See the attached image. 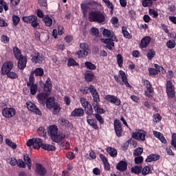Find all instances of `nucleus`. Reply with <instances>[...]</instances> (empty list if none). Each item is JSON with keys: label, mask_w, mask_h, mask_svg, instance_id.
I'll return each mask as SVG.
<instances>
[{"label": "nucleus", "mask_w": 176, "mask_h": 176, "mask_svg": "<svg viewBox=\"0 0 176 176\" xmlns=\"http://www.w3.org/2000/svg\"><path fill=\"white\" fill-rule=\"evenodd\" d=\"M90 90L91 96L94 98V102L92 104L95 112H98L99 113H105V110L102 109L100 105H98V102H100V96L98 95V92L97 89L94 85H90L88 88Z\"/></svg>", "instance_id": "1"}, {"label": "nucleus", "mask_w": 176, "mask_h": 176, "mask_svg": "<svg viewBox=\"0 0 176 176\" xmlns=\"http://www.w3.org/2000/svg\"><path fill=\"white\" fill-rule=\"evenodd\" d=\"M88 19L90 23L101 24L105 22V15L100 10L91 11L89 14Z\"/></svg>", "instance_id": "2"}, {"label": "nucleus", "mask_w": 176, "mask_h": 176, "mask_svg": "<svg viewBox=\"0 0 176 176\" xmlns=\"http://www.w3.org/2000/svg\"><path fill=\"white\" fill-rule=\"evenodd\" d=\"M22 20L24 23H27V24H31L34 30H39L41 28V25L38 23V17L35 15L23 16Z\"/></svg>", "instance_id": "3"}, {"label": "nucleus", "mask_w": 176, "mask_h": 176, "mask_svg": "<svg viewBox=\"0 0 176 176\" xmlns=\"http://www.w3.org/2000/svg\"><path fill=\"white\" fill-rule=\"evenodd\" d=\"M119 74L120 75H116L114 76L116 82L122 85H125L126 87H131V85H130V83H129V79H127L126 73L122 70H120Z\"/></svg>", "instance_id": "4"}, {"label": "nucleus", "mask_w": 176, "mask_h": 176, "mask_svg": "<svg viewBox=\"0 0 176 176\" xmlns=\"http://www.w3.org/2000/svg\"><path fill=\"white\" fill-rule=\"evenodd\" d=\"M80 102L82 107L85 109V113L88 116H91L93 115V107L91 104L86 100L85 98H80Z\"/></svg>", "instance_id": "5"}, {"label": "nucleus", "mask_w": 176, "mask_h": 176, "mask_svg": "<svg viewBox=\"0 0 176 176\" xmlns=\"http://www.w3.org/2000/svg\"><path fill=\"white\" fill-rule=\"evenodd\" d=\"M43 144V142L41 138L30 139L26 143L27 146H33L34 149H40Z\"/></svg>", "instance_id": "6"}, {"label": "nucleus", "mask_w": 176, "mask_h": 176, "mask_svg": "<svg viewBox=\"0 0 176 176\" xmlns=\"http://www.w3.org/2000/svg\"><path fill=\"white\" fill-rule=\"evenodd\" d=\"M166 94L168 98H174L175 97V87L173 85V82L170 80L166 82Z\"/></svg>", "instance_id": "7"}, {"label": "nucleus", "mask_w": 176, "mask_h": 176, "mask_svg": "<svg viewBox=\"0 0 176 176\" xmlns=\"http://www.w3.org/2000/svg\"><path fill=\"white\" fill-rule=\"evenodd\" d=\"M2 115L7 119H11L16 115V109L13 107H6L2 111Z\"/></svg>", "instance_id": "8"}, {"label": "nucleus", "mask_w": 176, "mask_h": 176, "mask_svg": "<svg viewBox=\"0 0 176 176\" xmlns=\"http://www.w3.org/2000/svg\"><path fill=\"white\" fill-rule=\"evenodd\" d=\"M14 64L12 61L5 62L1 67V75H6L8 72L13 69Z\"/></svg>", "instance_id": "9"}, {"label": "nucleus", "mask_w": 176, "mask_h": 176, "mask_svg": "<svg viewBox=\"0 0 176 176\" xmlns=\"http://www.w3.org/2000/svg\"><path fill=\"white\" fill-rule=\"evenodd\" d=\"M113 126L117 137H122V134H123V129L122 128V122H120V120H115Z\"/></svg>", "instance_id": "10"}, {"label": "nucleus", "mask_w": 176, "mask_h": 176, "mask_svg": "<svg viewBox=\"0 0 176 176\" xmlns=\"http://www.w3.org/2000/svg\"><path fill=\"white\" fill-rule=\"evenodd\" d=\"M80 47L82 50L77 52L78 57H86L90 53V47H89V45H80Z\"/></svg>", "instance_id": "11"}, {"label": "nucleus", "mask_w": 176, "mask_h": 176, "mask_svg": "<svg viewBox=\"0 0 176 176\" xmlns=\"http://www.w3.org/2000/svg\"><path fill=\"white\" fill-rule=\"evenodd\" d=\"M26 107L29 111L34 112L36 115H39V116H42V111L39 110L36 104L32 102H27Z\"/></svg>", "instance_id": "12"}, {"label": "nucleus", "mask_w": 176, "mask_h": 176, "mask_svg": "<svg viewBox=\"0 0 176 176\" xmlns=\"http://www.w3.org/2000/svg\"><path fill=\"white\" fill-rule=\"evenodd\" d=\"M105 100L108 101V102H111V104H114L117 107H119L121 104L120 99L118 98V96H115L113 95H107L105 96Z\"/></svg>", "instance_id": "13"}, {"label": "nucleus", "mask_w": 176, "mask_h": 176, "mask_svg": "<svg viewBox=\"0 0 176 176\" xmlns=\"http://www.w3.org/2000/svg\"><path fill=\"white\" fill-rule=\"evenodd\" d=\"M146 135V132L143 130H138L136 132L133 133L132 137L135 140H140V141H145V137Z\"/></svg>", "instance_id": "14"}, {"label": "nucleus", "mask_w": 176, "mask_h": 176, "mask_svg": "<svg viewBox=\"0 0 176 176\" xmlns=\"http://www.w3.org/2000/svg\"><path fill=\"white\" fill-rule=\"evenodd\" d=\"M155 68H150L148 69V72L150 74V75L153 76H156V75H157L159 74V72H163V69H164L163 68V67L157 65V64H155L154 65Z\"/></svg>", "instance_id": "15"}, {"label": "nucleus", "mask_w": 176, "mask_h": 176, "mask_svg": "<svg viewBox=\"0 0 176 176\" xmlns=\"http://www.w3.org/2000/svg\"><path fill=\"white\" fill-rule=\"evenodd\" d=\"M45 60L42 54L36 53L32 58V62L34 64H41L42 61Z\"/></svg>", "instance_id": "16"}, {"label": "nucleus", "mask_w": 176, "mask_h": 176, "mask_svg": "<svg viewBox=\"0 0 176 176\" xmlns=\"http://www.w3.org/2000/svg\"><path fill=\"white\" fill-rule=\"evenodd\" d=\"M85 115V110L80 108H76L71 113V116L73 118H80Z\"/></svg>", "instance_id": "17"}, {"label": "nucleus", "mask_w": 176, "mask_h": 176, "mask_svg": "<svg viewBox=\"0 0 176 176\" xmlns=\"http://www.w3.org/2000/svg\"><path fill=\"white\" fill-rule=\"evenodd\" d=\"M58 133V128L56 125H51L49 126L48 134L51 137V140Z\"/></svg>", "instance_id": "18"}, {"label": "nucleus", "mask_w": 176, "mask_h": 176, "mask_svg": "<svg viewBox=\"0 0 176 176\" xmlns=\"http://www.w3.org/2000/svg\"><path fill=\"white\" fill-rule=\"evenodd\" d=\"M36 172L38 175L44 176L46 175V168L41 164H36Z\"/></svg>", "instance_id": "19"}, {"label": "nucleus", "mask_w": 176, "mask_h": 176, "mask_svg": "<svg viewBox=\"0 0 176 176\" xmlns=\"http://www.w3.org/2000/svg\"><path fill=\"white\" fill-rule=\"evenodd\" d=\"M47 97L49 95L46 93H40L37 95V100L39 104H45L46 102V100H47Z\"/></svg>", "instance_id": "20"}, {"label": "nucleus", "mask_w": 176, "mask_h": 176, "mask_svg": "<svg viewBox=\"0 0 176 176\" xmlns=\"http://www.w3.org/2000/svg\"><path fill=\"white\" fill-rule=\"evenodd\" d=\"M52 80L50 78H48L44 84V91H45V93H50V91H52Z\"/></svg>", "instance_id": "21"}, {"label": "nucleus", "mask_w": 176, "mask_h": 176, "mask_svg": "<svg viewBox=\"0 0 176 176\" xmlns=\"http://www.w3.org/2000/svg\"><path fill=\"white\" fill-rule=\"evenodd\" d=\"M27 67V57L21 58L18 59V68L19 69H24Z\"/></svg>", "instance_id": "22"}, {"label": "nucleus", "mask_w": 176, "mask_h": 176, "mask_svg": "<svg viewBox=\"0 0 176 176\" xmlns=\"http://www.w3.org/2000/svg\"><path fill=\"white\" fill-rule=\"evenodd\" d=\"M28 87H30V94L32 96H35L36 94V91H38V85L34 83H27Z\"/></svg>", "instance_id": "23"}, {"label": "nucleus", "mask_w": 176, "mask_h": 176, "mask_svg": "<svg viewBox=\"0 0 176 176\" xmlns=\"http://www.w3.org/2000/svg\"><path fill=\"white\" fill-rule=\"evenodd\" d=\"M85 79L87 82H91L94 79V72L87 70L85 72Z\"/></svg>", "instance_id": "24"}, {"label": "nucleus", "mask_w": 176, "mask_h": 176, "mask_svg": "<svg viewBox=\"0 0 176 176\" xmlns=\"http://www.w3.org/2000/svg\"><path fill=\"white\" fill-rule=\"evenodd\" d=\"M159 159H160V155L157 154H151L146 159V162L147 163H151V162H156L157 160H159Z\"/></svg>", "instance_id": "25"}, {"label": "nucleus", "mask_w": 176, "mask_h": 176, "mask_svg": "<svg viewBox=\"0 0 176 176\" xmlns=\"http://www.w3.org/2000/svg\"><path fill=\"white\" fill-rule=\"evenodd\" d=\"M117 170L119 171H126L127 170V163L124 161H120L117 164Z\"/></svg>", "instance_id": "26"}, {"label": "nucleus", "mask_w": 176, "mask_h": 176, "mask_svg": "<svg viewBox=\"0 0 176 176\" xmlns=\"http://www.w3.org/2000/svg\"><path fill=\"white\" fill-rule=\"evenodd\" d=\"M87 123L91 126V127L94 128L95 130L98 129V125L97 124V120L96 119H89V117H87Z\"/></svg>", "instance_id": "27"}, {"label": "nucleus", "mask_w": 176, "mask_h": 176, "mask_svg": "<svg viewBox=\"0 0 176 176\" xmlns=\"http://www.w3.org/2000/svg\"><path fill=\"white\" fill-rule=\"evenodd\" d=\"M43 22L45 23L46 27H52L53 24V19H52L49 15H47L43 19Z\"/></svg>", "instance_id": "28"}, {"label": "nucleus", "mask_w": 176, "mask_h": 176, "mask_svg": "<svg viewBox=\"0 0 176 176\" xmlns=\"http://www.w3.org/2000/svg\"><path fill=\"white\" fill-rule=\"evenodd\" d=\"M55 104H56V102H54V98L50 97L46 101V107L47 109H52Z\"/></svg>", "instance_id": "29"}, {"label": "nucleus", "mask_w": 176, "mask_h": 176, "mask_svg": "<svg viewBox=\"0 0 176 176\" xmlns=\"http://www.w3.org/2000/svg\"><path fill=\"white\" fill-rule=\"evenodd\" d=\"M65 138V135L61 133V134H56L55 136L52 137V140L54 141V142H61Z\"/></svg>", "instance_id": "30"}, {"label": "nucleus", "mask_w": 176, "mask_h": 176, "mask_svg": "<svg viewBox=\"0 0 176 176\" xmlns=\"http://www.w3.org/2000/svg\"><path fill=\"white\" fill-rule=\"evenodd\" d=\"M13 52L15 56V58H16V60H19L20 58L25 57L23 56V54H21V51H20V50L17 47H14L13 48Z\"/></svg>", "instance_id": "31"}, {"label": "nucleus", "mask_w": 176, "mask_h": 176, "mask_svg": "<svg viewBox=\"0 0 176 176\" xmlns=\"http://www.w3.org/2000/svg\"><path fill=\"white\" fill-rule=\"evenodd\" d=\"M107 151L111 157H116V156H118V151L115 148L107 147Z\"/></svg>", "instance_id": "32"}, {"label": "nucleus", "mask_w": 176, "mask_h": 176, "mask_svg": "<svg viewBox=\"0 0 176 176\" xmlns=\"http://www.w3.org/2000/svg\"><path fill=\"white\" fill-rule=\"evenodd\" d=\"M131 172L133 173V174H136L138 175L139 174H141L142 171V166H135L131 168Z\"/></svg>", "instance_id": "33"}, {"label": "nucleus", "mask_w": 176, "mask_h": 176, "mask_svg": "<svg viewBox=\"0 0 176 176\" xmlns=\"http://www.w3.org/2000/svg\"><path fill=\"white\" fill-rule=\"evenodd\" d=\"M101 32L103 36H105L106 38H110V36L113 34L111 30L104 28H101Z\"/></svg>", "instance_id": "34"}, {"label": "nucleus", "mask_w": 176, "mask_h": 176, "mask_svg": "<svg viewBox=\"0 0 176 176\" xmlns=\"http://www.w3.org/2000/svg\"><path fill=\"white\" fill-rule=\"evenodd\" d=\"M6 75L10 79H17L19 78V74L16 72H12V70L6 74Z\"/></svg>", "instance_id": "35"}, {"label": "nucleus", "mask_w": 176, "mask_h": 176, "mask_svg": "<svg viewBox=\"0 0 176 176\" xmlns=\"http://www.w3.org/2000/svg\"><path fill=\"white\" fill-rule=\"evenodd\" d=\"M148 174H152V169L150 166H146L143 168H142V175H148Z\"/></svg>", "instance_id": "36"}, {"label": "nucleus", "mask_w": 176, "mask_h": 176, "mask_svg": "<svg viewBox=\"0 0 176 176\" xmlns=\"http://www.w3.org/2000/svg\"><path fill=\"white\" fill-rule=\"evenodd\" d=\"M42 149H45V151H55L56 146L52 144H43L41 146Z\"/></svg>", "instance_id": "37"}, {"label": "nucleus", "mask_w": 176, "mask_h": 176, "mask_svg": "<svg viewBox=\"0 0 176 176\" xmlns=\"http://www.w3.org/2000/svg\"><path fill=\"white\" fill-rule=\"evenodd\" d=\"M155 56H156V52L153 49H150L147 51L146 56L148 60H152Z\"/></svg>", "instance_id": "38"}, {"label": "nucleus", "mask_w": 176, "mask_h": 176, "mask_svg": "<svg viewBox=\"0 0 176 176\" xmlns=\"http://www.w3.org/2000/svg\"><path fill=\"white\" fill-rule=\"evenodd\" d=\"M80 8H81L82 13L84 14V16L86 15L87 12H89V10L90 9V7H89V5L86 3H82L80 5Z\"/></svg>", "instance_id": "39"}, {"label": "nucleus", "mask_w": 176, "mask_h": 176, "mask_svg": "<svg viewBox=\"0 0 176 176\" xmlns=\"http://www.w3.org/2000/svg\"><path fill=\"white\" fill-rule=\"evenodd\" d=\"M151 41H152V38H151V36H144L142 38L140 45H149V43H151Z\"/></svg>", "instance_id": "40"}, {"label": "nucleus", "mask_w": 176, "mask_h": 176, "mask_svg": "<svg viewBox=\"0 0 176 176\" xmlns=\"http://www.w3.org/2000/svg\"><path fill=\"white\" fill-rule=\"evenodd\" d=\"M6 144L10 146V148H12V149H16L17 148V144L10 140V139H6Z\"/></svg>", "instance_id": "41"}, {"label": "nucleus", "mask_w": 176, "mask_h": 176, "mask_svg": "<svg viewBox=\"0 0 176 176\" xmlns=\"http://www.w3.org/2000/svg\"><path fill=\"white\" fill-rule=\"evenodd\" d=\"M103 2L109 9H111V13H113V9H115V6H113V3H112V2H111L109 0H104Z\"/></svg>", "instance_id": "42"}, {"label": "nucleus", "mask_w": 176, "mask_h": 176, "mask_svg": "<svg viewBox=\"0 0 176 176\" xmlns=\"http://www.w3.org/2000/svg\"><path fill=\"white\" fill-rule=\"evenodd\" d=\"M52 109L54 115H58V113H60V111H61V107H60V104H58V103H56Z\"/></svg>", "instance_id": "43"}, {"label": "nucleus", "mask_w": 176, "mask_h": 176, "mask_svg": "<svg viewBox=\"0 0 176 176\" xmlns=\"http://www.w3.org/2000/svg\"><path fill=\"white\" fill-rule=\"evenodd\" d=\"M37 133L40 137H46V129L43 126H40Z\"/></svg>", "instance_id": "44"}, {"label": "nucleus", "mask_w": 176, "mask_h": 176, "mask_svg": "<svg viewBox=\"0 0 176 176\" xmlns=\"http://www.w3.org/2000/svg\"><path fill=\"white\" fill-rule=\"evenodd\" d=\"M116 58L118 67L122 68V67H123V56H122V54H118L116 56Z\"/></svg>", "instance_id": "45"}, {"label": "nucleus", "mask_w": 176, "mask_h": 176, "mask_svg": "<svg viewBox=\"0 0 176 176\" xmlns=\"http://www.w3.org/2000/svg\"><path fill=\"white\" fill-rule=\"evenodd\" d=\"M19 23H20V16L18 15L12 16V23L14 27H17L19 25Z\"/></svg>", "instance_id": "46"}, {"label": "nucleus", "mask_w": 176, "mask_h": 176, "mask_svg": "<svg viewBox=\"0 0 176 176\" xmlns=\"http://www.w3.org/2000/svg\"><path fill=\"white\" fill-rule=\"evenodd\" d=\"M122 32L124 38H128V39H130V38H131V36H130V33L127 32V28L126 26L122 27Z\"/></svg>", "instance_id": "47"}, {"label": "nucleus", "mask_w": 176, "mask_h": 176, "mask_svg": "<svg viewBox=\"0 0 176 176\" xmlns=\"http://www.w3.org/2000/svg\"><path fill=\"white\" fill-rule=\"evenodd\" d=\"M85 65L87 68V69L94 70L96 68V65L89 61L85 62Z\"/></svg>", "instance_id": "48"}, {"label": "nucleus", "mask_w": 176, "mask_h": 176, "mask_svg": "<svg viewBox=\"0 0 176 176\" xmlns=\"http://www.w3.org/2000/svg\"><path fill=\"white\" fill-rule=\"evenodd\" d=\"M99 112H97V113L95 115V118L98 122H99L100 124H104L105 123V121L104 120V118H102V116L99 114Z\"/></svg>", "instance_id": "49"}, {"label": "nucleus", "mask_w": 176, "mask_h": 176, "mask_svg": "<svg viewBox=\"0 0 176 176\" xmlns=\"http://www.w3.org/2000/svg\"><path fill=\"white\" fill-rule=\"evenodd\" d=\"M67 65H68V67H75L76 65H79V64L77 63V62H76V60H75V59L70 58L68 60Z\"/></svg>", "instance_id": "50"}, {"label": "nucleus", "mask_w": 176, "mask_h": 176, "mask_svg": "<svg viewBox=\"0 0 176 176\" xmlns=\"http://www.w3.org/2000/svg\"><path fill=\"white\" fill-rule=\"evenodd\" d=\"M34 74L36 76H43L44 72L43 69L38 67L34 70Z\"/></svg>", "instance_id": "51"}, {"label": "nucleus", "mask_w": 176, "mask_h": 176, "mask_svg": "<svg viewBox=\"0 0 176 176\" xmlns=\"http://www.w3.org/2000/svg\"><path fill=\"white\" fill-rule=\"evenodd\" d=\"M142 152H144V149L141 147H139L134 150L133 155L134 156H141V155H142Z\"/></svg>", "instance_id": "52"}, {"label": "nucleus", "mask_w": 176, "mask_h": 176, "mask_svg": "<svg viewBox=\"0 0 176 176\" xmlns=\"http://www.w3.org/2000/svg\"><path fill=\"white\" fill-rule=\"evenodd\" d=\"M148 13L150 16H153L155 19H157V17H159V12H157L155 9H150Z\"/></svg>", "instance_id": "53"}, {"label": "nucleus", "mask_w": 176, "mask_h": 176, "mask_svg": "<svg viewBox=\"0 0 176 176\" xmlns=\"http://www.w3.org/2000/svg\"><path fill=\"white\" fill-rule=\"evenodd\" d=\"M102 43H105V45H115V43L111 41V38H101Z\"/></svg>", "instance_id": "54"}, {"label": "nucleus", "mask_w": 176, "mask_h": 176, "mask_svg": "<svg viewBox=\"0 0 176 176\" xmlns=\"http://www.w3.org/2000/svg\"><path fill=\"white\" fill-rule=\"evenodd\" d=\"M153 1H152V0H144L142 1V6H144V8H147V6L153 5Z\"/></svg>", "instance_id": "55"}, {"label": "nucleus", "mask_w": 176, "mask_h": 176, "mask_svg": "<svg viewBox=\"0 0 176 176\" xmlns=\"http://www.w3.org/2000/svg\"><path fill=\"white\" fill-rule=\"evenodd\" d=\"M7 162H8L10 164V166H16L17 164V160L14 157H11L7 160Z\"/></svg>", "instance_id": "56"}, {"label": "nucleus", "mask_w": 176, "mask_h": 176, "mask_svg": "<svg viewBox=\"0 0 176 176\" xmlns=\"http://www.w3.org/2000/svg\"><path fill=\"white\" fill-rule=\"evenodd\" d=\"M162 120V116L159 113H156L153 116V122L157 123Z\"/></svg>", "instance_id": "57"}, {"label": "nucleus", "mask_w": 176, "mask_h": 176, "mask_svg": "<svg viewBox=\"0 0 176 176\" xmlns=\"http://www.w3.org/2000/svg\"><path fill=\"white\" fill-rule=\"evenodd\" d=\"M23 160L25 162V164H31V158H30V156L28 154H24L23 155Z\"/></svg>", "instance_id": "58"}, {"label": "nucleus", "mask_w": 176, "mask_h": 176, "mask_svg": "<svg viewBox=\"0 0 176 176\" xmlns=\"http://www.w3.org/2000/svg\"><path fill=\"white\" fill-rule=\"evenodd\" d=\"M129 14L132 20H135L137 17V14H135V11H134V10H129Z\"/></svg>", "instance_id": "59"}, {"label": "nucleus", "mask_w": 176, "mask_h": 176, "mask_svg": "<svg viewBox=\"0 0 176 176\" xmlns=\"http://www.w3.org/2000/svg\"><path fill=\"white\" fill-rule=\"evenodd\" d=\"M90 32H91L92 35H94L95 36H98V34H100L98 29L96 28H91Z\"/></svg>", "instance_id": "60"}, {"label": "nucleus", "mask_w": 176, "mask_h": 176, "mask_svg": "<svg viewBox=\"0 0 176 176\" xmlns=\"http://www.w3.org/2000/svg\"><path fill=\"white\" fill-rule=\"evenodd\" d=\"M18 167H20V168H25V162L23 161V160H19L17 161Z\"/></svg>", "instance_id": "61"}, {"label": "nucleus", "mask_w": 176, "mask_h": 176, "mask_svg": "<svg viewBox=\"0 0 176 176\" xmlns=\"http://www.w3.org/2000/svg\"><path fill=\"white\" fill-rule=\"evenodd\" d=\"M144 85L146 87V90H153V87H152V85L151 84V82H149V80H145Z\"/></svg>", "instance_id": "62"}, {"label": "nucleus", "mask_w": 176, "mask_h": 176, "mask_svg": "<svg viewBox=\"0 0 176 176\" xmlns=\"http://www.w3.org/2000/svg\"><path fill=\"white\" fill-rule=\"evenodd\" d=\"M62 146H63V149H69L70 145L68 142L65 140L62 142Z\"/></svg>", "instance_id": "63"}, {"label": "nucleus", "mask_w": 176, "mask_h": 176, "mask_svg": "<svg viewBox=\"0 0 176 176\" xmlns=\"http://www.w3.org/2000/svg\"><path fill=\"white\" fill-rule=\"evenodd\" d=\"M10 38L8 36H1V42L4 43H9Z\"/></svg>", "instance_id": "64"}]
</instances>
